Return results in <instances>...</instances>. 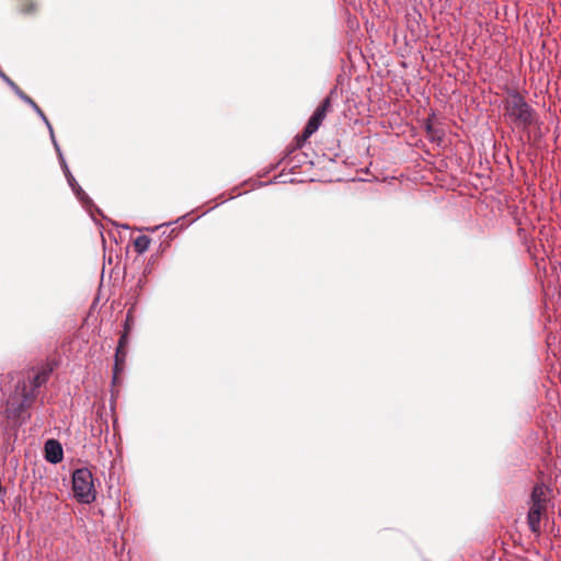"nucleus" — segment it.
<instances>
[{
  "label": "nucleus",
  "instance_id": "obj_1",
  "mask_svg": "<svg viewBox=\"0 0 561 561\" xmlns=\"http://www.w3.org/2000/svg\"><path fill=\"white\" fill-rule=\"evenodd\" d=\"M504 117L514 128L527 130L536 121V112L519 92L507 90Z\"/></svg>",
  "mask_w": 561,
  "mask_h": 561
},
{
  "label": "nucleus",
  "instance_id": "obj_2",
  "mask_svg": "<svg viewBox=\"0 0 561 561\" xmlns=\"http://www.w3.org/2000/svg\"><path fill=\"white\" fill-rule=\"evenodd\" d=\"M550 490L542 483L536 484L533 488L529 499V510L527 513V524L530 531L535 535L541 533V518L547 512L549 503Z\"/></svg>",
  "mask_w": 561,
  "mask_h": 561
},
{
  "label": "nucleus",
  "instance_id": "obj_3",
  "mask_svg": "<svg viewBox=\"0 0 561 561\" xmlns=\"http://www.w3.org/2000/svg\"><path fill=\"white\" fill-rule=\"evenodd\" d=\"M72 492L81 504H91L96 499L93 474L88 468H78L72 472Z\"/></svg>",
  "mask_w": 561,
  "mask_h": 561
},
{
  "label": "nucleus",
  "instance_id": "obj_4",
  "mask_svg": "<svg viewBox=\"0 0 561 561\" xmlns=\"http://www.w3.org/2000/svg\"><path fill=\"white\" fill-rule=\"evenodd\" d=\"M330 106H331V100L328 96L321 102V104L317 107L314 113L311 115L302 134L297 136V147L298 148H301L304 146V144L306 142V140L308 138H310L318 130V128L322 124Z\"/></svg>",
  "mask_w": 561,
  "mask_h": 561
},
{
  "label": "nucleus",
  "instance_id": "obj_5",
  "mask_svg": "<svg viewBox=\"0 0 561 561\" xmlns=\"http://www.w3.org/2000/svg\"><path fill=\"white\" fill-rule=\"evenodd\" d=\"M128 334H129V328H125L123 331L119 340L118 345L115 351V363L113 368V380L116 379L117 375L123 370L124 363L126 359V346L128 344Z\"/></svg>",
  "mask_w": 561,
  "mask_h": 561
},
{
  "label": "nucleus",
  "instance_id": "obj_6",
  "mask_svg": "<svg viewBox=\"0 0 561 561\" xmlns=\"http://www.w3.org/2000/svg\"><path fill=\"white\" fill-rule=\"evenodd\" d=\"M45 459L53 463H59L64 458V450L61 444L56 439H48L44 446Z\"/></svg>",
  "mask_w": 561,
  "mask_h": 561
},
{
  "label": "nucleus",
  "instance_id": "obj_7",
  "mask_svg": "<svg viewBox=\"0 0 561 561\" xmlns=\"http://www.w3.org/2000/svg\"><path fill=\"white\" fill-rule=\"evenodd\" d=\"M18 389H21V402L16 411L22 412L23 410L31 408L37 397V391L31 389V387L27 388L25 382L19 383Z\"/></svg>",
  "mask_w": 561,
  "mask_h": 561
},
{
  "label": "nucleus",
  "instance_id": "obj_8",
  "mask_svg": "<svg viewBox=\"0 0 561 561\" xmlns=\"http://www.w3.org/2000/svg\"><path fill=\"white\" fill-rule=\"evenodd\" d=\"M434 114L428 117L424 122V128L426 131V136L430 139L431 142H435L437 145H440L444 141L445 138V131L442 128L435 127L432 119L434 118Z\"/></svg>",
  "mask_w": 561,
  "mask_h": 561
},
{
  "label": "nucleus",
  "instance_id": "obj_9",
  "mask_svg": "<svg viewBox=\"0 0 561 561\" xmlns=\"http://www.w3.org/2000/svg\"><path fill=\"white\" fill-rule=\"evenodd\" d=\"M51 373H53L51 367H45V368L36 371L30 379L31 389H34L35 391H37L43 385H45L48 381Z\"/></svg>",
  "mask_w": 561,
  "mask_h": 561
},
{
  "label": "nucleus",
  "instance_id": "obj_10",
  "mask_svg": "<svg viewBox=\"0 0 561 561\" xmlns=\"http://www.w3.org/2000/svg\"><path fill=\"white\" fill-rule=\"evenodd\" d=\"M69 186L71 187L73 194L76 195V197L79 199V202L82 204V206L84 208L91 210V208L94 207L92 199L82 190V187L78 184L77 181L69 183Z\"/></svg>",
  "mask_w": 561,
  "mask_h": 561
},
{
  "label": "nucleus",
  "instance_id": "obj_11",
  "mask_svg": "<svg viewBox=\"0 0 561 561\" xmlns=\"http://www.w3.org/2000/svg\"><path fill=\"white\" fill-rule=\"evenodd\" d=\"M0 77L12 88L15 94L26 104H31L33 100L26 95L4 72H0Z\"/></svg>",
  "mask_w": 561,
  "mask_h": 561
},
{
  "label": "nucleus",
  "instance_id": "obj_12",
  "mask_svg": "<svg viewBox=\"0 0 561 561\" xmlns=\"http://www.w3.org/2000/svg\"><path fill=\"white\" fill-rule=\"evenodd\" d=\"M150 242L151 240L149 237L145 234L138 236L134 241L135 251L138 254L145 253L149 249Z\"/></svg>",
  "mask_w": 561,
  "mask_h": 561
},
{
  "label": "nucleus",
  "instance_id": "obj_13",
  "mask_svg": "<svg viewBox=\"0 0 561 561\" xmlns=\"http://www.w3.org/2000/svg\"><path fill=\"white\" fill-rule=\"evenodd\" d=\"M59 163H60V167H61V169L64 171V174H65V176L67 179L68 184L75 182L76 179L72 175V173L70 172V170L68 168V164L66 162V159H65L62 153H60V161H59Z\"/></svg>",
  "mask_w": 561,
  "mask_h": 561
},
{
  "label": "nucleus",
  "instance_id": "obj_14",
  "mask_svg": "<svg viewBox=\"0 0 561 561\" xmlns=\"http://www.w3.org/2000/svg\"><path fill=\"white\" fill-rule=\"evenodd\" d=\"M20 11L24 14H33L36 12V3L32 0H26L25 3L20 4Z\"/></svg>",
  "mask_w": 561,
  "mask_h": 561
},
{
  "label": "nucleus",
  "instance_id": "obj_15",
  "mask_svg": "<svg viewBox=\"0 0 561 561\" xmlns=\"http://www.w3.org/2000/svg\"><path fill=\"white\" fill-rule=\"evenodd\" d=\"M49 137H50V140H51V144L57 152V156H58V160L60 161V153H62L61 149H60V146L58 145L57 140H56V137H55V133H54V129L51 128V131H49Z\"/></svg>",
  "mask_w": 561,
  "mask_h": 561
},
{
  "label": "nucleus",
  "instance_id": "obj_16",
  "mask_svg": "<svg viewBox=\"0 0 561 561\" xmlns=\"http://www.w3.org/2000/svg\"><path fill=\"white\" fill-rule=\"evenodd\" d=\"M37 115L41 117V119L44 122V124L46 125L48 131H51V124L50 122L48 121L47 116L45 115V113L41 110Z\"/></svg>",
  "mask_w": 561,
  "mask_h": 561
},
{
  "label": "nucleus",
  "instance_id": "obj_17",
  "mask_svg": "<svg viewBox=\"0 0 561 561\" xmlns=\"http://www.w3.org/2000/svg\"><path fill=\"white\" fill-rule=\"evenodd\" d=\"M131 321H133L131 310H128V312L126 314V320H125V323H124V329L125 328H129V330H130L131 329Z\"/></svg>",
  "mask_w": 561,
  "mask_h": 561
},
{
  "label": "nucleus",
  "instance_id": "obj_18",
  "mask_svg": "<svg viewBox=\"0 0 561 561\" xmlns=\"http://www.w3.org/2000/svg\"><path fill=\"white\" fill-rule=\"evenodd\" d=\"M30 106L34 110V112L37 114L41 111V107L33 101Z\"/></svg>",
  "mask_w": 561,
  "mask_h": 561
},
{
  "label": "nucleus",
  "instance_id": "obj_19",
  "mask_svg": "<svg viewBox=\"0 0 561 561\" xmlns=\"http://www.w3.org/2000/svg\"><path fill=\"white\" fill-rule=\"evenodd\" d=\"M30 106L34 110V112L37 114L41 111V107L33 101Z\"/></svg>",
  "mask_w": 561,
  "mask_h": 561
},
{
  "label": "nucleus",
  "instance_id": "obj_20",
  "mask_svg": "<svg viewBox=\"0 0 561 561\" xmlns=\"http://www.w3.org/2000/svg\"><path fill=\"white\" fill-rule=\"evenodd\" d=\"M160 227H161V226H156V227H153V228H147V230L156 231V230H158Z\"/></svg>",
  "mask_w": 561,
  "mask_h": 561
},
{
  "label": "nucleus",
  "instance_id": "obj_21",
  "mask_svg": "<svg viewBox=\"0 0 561 561\" xmlns=\"http://www.w3.org/2000/svg\"><path fill=\"white\" fill-rule=\"evenodd\" d=\"M296 149H299V148L297 147V144L294 146V148H293V149H290V150H289V153H293V152H294V150H296Z\"/></svg>",
  "mask_w": 561,
  "mask_h": 561
},
{
  "label": "nucleus",
  "instance_id": "obj_22",
  "mask_svg": "<svg viewBox=\"0 0 561 561\" xmlns=\"http://www.w3.org/2000/svg\"><path fill=\"white\" fill-rule=\"evenodd\" d=\"M296 149H299V148L297 147V144L294 146V148H293V149H290V150H289V153H293V152H294V150H296Z\"/></svg>",
  "mask_w": 561,
  "mask_h": 561
},
{
  "label": "nucleus",
  "instance_id": "obj_23",
  "mask_svg": "<svg viewBox=\"0 0 561 561\" xmlns=\"http://www.w3.org/2000/svg\"><path fill=\"white\" fill-rule=\"evenodd\" d=\"M121 227L124 228V229H128L129 228L128 225H122Z\"/></svg>",
  "mask_w": 561,
  "mask_h": 561
},
{
  "label": "nucleus",
  "instance_id": "obj_24",
  "mask_svg": "<svg viewBox=\"0 0 561 561\" xmlns=\"http://www.w3.org/2000/svg\"><path fill=\"white\" fill-rule=\"evenodd\" d=\"M172 224H173V221L168 222V224H163L162 226H171Z\"/></svg>",
  "mask_w": 561,
  "mask_h": 561
}]
</instances>
